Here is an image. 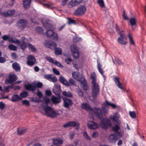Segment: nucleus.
Wrapping results in <instances>:
<instances>
[{"instance_id":"1","label":"nucleus","mask_w":146,"mask_h":146,"mask_svg":"<svg viewBox=\"0 0 146 146\" xmlns=\"http://www.w3.org/2000/svg\"><path fill=\"white\" fill-rule=\"evenodd\" d=\"M92 111H93L96 116L101 119L100 124V127L102 128L106 129L111 125L110 121L108 119H102V111L99 108L95 107L93 108Z\"/></svg>"},{"instance_id":"2","label":"nucleus","mask_w":146,"mask_h":146,"mask_svg":"<svg viewBox=\"0 0 146 146\" xmlns=\"http://www.w3.org/2000/svg\"><path fill=\"white\" fill-rule=\"evenodd\" d=\"M46 106L43 107L45 114L47 116L51 118L57 116L58 113L54 111L50 107L48 106V104L50 103V100L49 98H46L44 99Z\"/></svg>"},{"instance_id":"3","label":"nucleus","mask_w":146,"mask_h":146,"mask_svg":"<svg viewBox=\"0 0 146 146\" xmlns=\"http://www.w3.org/2000/svg\"><path fill=\"white\" fill-rule=\"evenodd\" d=\"M78 73L77 72H74L72 73L73 77L75 80L81 82V86L82 88L84 90H87L88 88V87L85 79L81 77H79Z\"/></svg>"},{"instance_id":"4","label":"nucleus","mask_w":146,"mask_h":146,"mask_svg":"<svg viewBox=\"0 0 146 146\" xmlns=\"http://www.w3.org/2000/svg\"><path fill=\"white\" fill-rule=\"evenodd\" d=\"M91 83L92 84V96L93 99H95L99 94L100 86L99 84L97 82Z\"/></svg>"},{"instance_id":"5","label":"nucleus","mask_w":146,"mask_h":146,"mask_svg":"<svg viewBox=\"0 0 146 146\" xmlns=\"http://www.w3.org/2000/svg\"><path fill=\"white\" fill-rule=\"evenodd\" d=\"M70 49L73 57L75 59H78L80 54L79 47L76 45L72 44L70 47Z\"/></svg>"},{"instance_id":"6","label":"nucleus","mask_w":146,"mask_h":146,"mask_svg":"<svg viewBox=\"0 0 146 146\" xmlns=\"http://www.w3.org/2000/svg\"><path fill=\"white\" fill-rule=\"evenodd\" d=\"M86 11V8L85 5H81L75 10L74 14L76 15H82L85 13Z\"/></svg>"},{"instance_id":"7","label":"nucleus","mask_w":146,"mask_h":146,"mask_svg":"<svg viewBox=\"0 0 146 146\" xmlns=\"http://www.w3.org/2000/svg\"><path fill=\"white\" fill-rule=\"evenodd\" d=\"M27 64L29 66H32L35 64L36 59L34 56L32 55H28L27 58Z\"/></svg>"},{"instance_id":"8","label":"nucleus","mask_w":146,"mask_h":146,"mask_svg":"<svg viewBox=\"0 0 146 146\" xmlns=\"http://www.w3.org/2000/svg\"><path fill=\"white\" fill-rule=\"evenodd\" d=\"M47 37L50 38L55 40L58 39V36L57 34L52 30H48L46 33Z\"/></svg>"},{"instance_id":"9","label":"nucleus","mask_w":146,"mask_h":146,"mask_svg":"<svg viewBox=\"0 0 146 146\" xmlns=\"http://www.w3.org/2000/svg\"><path fill=\"white\" fill-rule=\"evenodd\" d=\"M28 23L27 21L25 19L19 20L17 23V25L20 29H23L26 27Z\"/></svg>"},{"instance_id":"10","label":"nucleus","mask_w":146,"mask_h":146,"mask_svg":"<svg viewBox=\"0 0 146 146\" xmlns=\"http://www.w3.org/2000/svg\"><path fill=\"white\" fill-rule=\"evenodd\" d=\"M45 46L52 50L54 49L56 46V44L55 42L48 40H46L44 43Z\"/></svg>"},{"instance_id":"11","label":"nucleus","mask_w":146,"mask_h":146,"mask_svg":"<svg viewBox=\"0 0 146 146\" xmlns=\"http://www.w3.org/2000/svg\"><path fill=\"white\" fill-rule=\"evenodd\" d=\"M45 59L48 62L54 64L56 66L60 68L63 67V66L56 60H54L53 58L50 56H46Z\"/></svg>"},{"instance_id":"12","label":"nucleus","mask_w":146,"mask_h":146,"mask_svg":"<svg viewBox=\"0 0 146 146\" xmlns=\"http://www.w3.org/2000/svg\"><path fill=\"white\" fill-rule=\"evenodd\" d=\"M79 126L80 124L78 123H77L74 121H70L64 124V127H76L75 129L76 130H78L79 128Z\"/></svg>"},{"instance_id":"13","label":"nucleus","mask_w":146,"mask_h":146,"mask_svg":"<svg viewBox=\"0 0 146 146\" xmlns=\"http://www.w3.org/2000/svg\"><path fill=\"white\" fill-rule=\"evenodd\" d=\"M52 90L53 93L56 95L59 96L61 92L60 85L59 84H55L53 87Z\"/></svg>"},{"instance_id":"14","label":"nucleus","mask_w":146,"mask_h":146,"mask_svg":"<svg viewBox=\"0 0 146 146\" xmlns=\"http://www.w3.org/2000/svg\"><path fill=\"white\" fill-rule=\"evenodd\" d=\"M17 79V76L15 74H9V78L5 80V83L6 84H11Z\"/></svg>"},{"instance_id":"15","label":"nucleus","mask_w":146,"mask_h":146,"mask_svg":"<svg viewBox=\"0 0 146 146\" xmlns=\"http://www.w3.org/2000/svg\"><path fill=\"white\" fill-rule=\"evenodd\" d=\"M88 127V128L95 129L98 128V125L96 123L92 121H89L87 123Z\"/></svg>"},{"instance_id":"16","label":"nucleus","mask_w":146,"mask_h":146,"mask_svg":"<svg viewBox=\"0 0 146 146\" xmlns=\"http://www.w3.org/2000/svg\"><path fill=\"white\" fill-rule=\"evenodd\" d=\"M25 88L27 90L34 92L36 90L35 83L26 84L25 86Z\"/></svg>"},{"instance_id":"17","label":"nucleus","mask_w":146,"mask_h":146,"mask_svg":"<svg viewBox=\"0 0 146 146\" xmlns=\"http://www.w3.org/2000/svg\"><path fill=\"white\" fill-rule=\"evenodd\" d=\"M15 11L14 9H12L7 11L6 12H2L1 14L4 17L12 16L14 14Z\"/></svg>"},{"instance_id":"18","label":"nucleus","mask_w":146,"mask_h":146,"mask_svg":"<svg viewBox=\"0 0 146 146\" xmlns=\"http://www.w3.org/2000/svg\"><path fill=\"white\" fill-rule=\"evenodd\" d=\"M73 104L72 101L70 99L64 97V107L68 108Z\"/></svg>"},{"instance_id":"19","label":"nucleus","mask_w":146,"mask_h":146,"mask_svg":"<svg viewBox=\"0 0 146 146\" xmlns=\"http://www.w3.org/2000/svg\"><path fill=\"white\" fill-rule=\"evenodd\" d=\"M117 137L114 134H111L109 137V141L112 143H115L118 139Z\"/></svg>"},{"instance_id":"20","label":"nucleus","mask_w":146,"mask_h":146,"mask_svg":"<svg viewBox=\"0 0 146 146\" xmlns=\"http://www.w3.org/2000/svg\"><path fill=\"white\" fill-rule=\"evenodd\" d=\"M52 141L53 144L54 145H60L63 143L62 140L59 138H54Z\"/></svg>"},{"instance_id":"21","label":"nucleus","mask_w":146,"mask_h":146,"mask_svg":"<svg viewBox=\"0 0 146 146\" xmlns=\"http://www.w3.org/2000/svg\"><path fill=\"white\" fill-rule=\"evenodd\" d=\"M114 81L118 88L122 90H124L123 87L121 86V84L119 81V78L117 77H115L114 78Z\"/></svg>"},{"instance_id":"22","label":"nucleus","mask_w":146,"mask_h":146,"mask_svg":"<svg viewBox=\"0 0 146 146\" xmlns=\"http://www.w3.org/2000/svg\"><path fill=\"white\" fill-rule=\"evenodd\" d=\"M31 1V0H24L23 1V5L25 9H27L30 7Z\"/></svg>"},{"instance_id":"23","label":"nucleus","mask_w":146,"mask_h":146,"mask_svg":"<svg viewBox=\"0 0 146 146\" xmlns=\"http://www.w3.org/2000/svg\"><path fill=\"white\" fill-rule=\"evenodd\" d=\"M61 98L60 97H56L53 96L52 97L51 100L52 102L54 104L59 103L61 102Z\"/></svg>"},{"instance_id":"24","label":"nucleus","mask_w":146,"mask_h":146,"mask_svg":"<svg viewBox=\"0 0 146 146\" xmlns=\"http://www.w3.org/2000/svg\"><path fill=\"white\" fill-rule=\"evenodd\" d=\"M81 107L82 109H84L86 110L92 111L93 110V108H91L89 105V104L87 103L82 104Z\"/></svg>"},{"instance_id":"25","label":"nucleus","mask_w":146,"mask_h":146,"mask_svg":"<svg viewBox=\"0 0 146 146\" xmlns=\"http://www.w3.org/2000/svg\"><path fill=\"white\" fill-rule=\"evenodd\" d=\"M12 67L17 72L19 71L21 69L19 65L17 62H15L12 64Z\"/></svg>"},{"instance_id":"26","label":"nucleus","mask_w":146,"mask_h":146,"mask_svg":"<svg viewBox=\"0 0 146 146\" xmlns=\"http://www.w3.org/2000/svg\"><path fill=\"white\" fill-rule=\"evenodd\" d=\"M21 100L22 98L18 95L14 94L12 96L11 100L12 102H14Z\"/></svg>"},{"instance_id":"27","label":"nucleus","mask_w":146,"mask_h":146,"mask_svg":"<svg viewBox=\"0 0 146 146\" xmlns=\"http://www.w3.org/2000/svg\"><path fill=\"white\" fill-rule=\"evenodd\" d=\"M80 2V1L78 0H71V1L69 3V4L73 7L78 5Z\"/></svg>"},{"instance_id":"28","label":"nucleus","mask_w":146,"mask_h":146,"mask_svg":"<svg viewBox=\"0 0 146 146\" xmlns=\"http://www.w3.org/2000/svg\"><path fill=\"white\" fill-rule=\"evenodd\" d=\"M105 103L108 106H110L113 109H119V107L117 106L115 104L109 102L107 100L105 101Z\"/></svg>"},{"instance_id":"29","label":"nucleus","mask_w":146,"mask_h":146,"mask_svg":"<svg viewBox=\"0 0 146 146\" xmlns=\"http://www.w3.org/2000/svg\"><path fill=\"white\" fill-rule=\"evenodd\" d=\"M17 44L20 46L21 48L23 50H24L27 47L26 43L24 41H22L21 42L20 41V43Z\"/></svg>"},{"instance_id":"30","label":"nucleus","mask_w":146,"mask_h":146,"mask_svg":"<svg viewBox=\"0 0 146 146\" xmlns=\"http://www.w3.org/2000/svg\"><path fill=\"white\" fill-rule=\"evenodd\" d=\"M90 77L92 80L91 83L96 82V74L94 72H93L91 74Z\"/></svg>"},{"instance_id":"31","label":"nucleus","mask_w":146,"mask_h":146,"mask_svg":"<svg viewBox=\"0 0 146 146\" xmlns=\"http://www.w3.org/2000/svg\"><path fill=\"white\" fill-rule=\"evenodd\" d=\"M116 113L113 116L111 117L112 119L114 121H115L117 124H120V121L118 119L119 116L117 115L116 114Z\"/></svg>"},{"instance_id":"32","label":"nucleus","mask_w":146,"mask_h":146,"mask_svg":"<svg viewBox=\"0 0 146 146\" xmlns=\"http://www.w3.org/2000/svg\"><path fill=\"white\" fill-rule=\"evenodd\" d=\"M127 38H118L117 39V41L119 43L122 45H125L127 43V42L125 40Z\"/></svg>"},{"instance_id":"33","label":"nucleus","mask_w":146,"mask_h":146,"mask_svg":"<svg viewBox=\"0 0 146 146\" xmlns=\"http://www.w3.org/2000/svg\"><path fill=\"white\" fill-rule=\"evenodd\" d=\"M27 45L29 49L31 50L32 52H36L37 50L36 48L33 45L30 43H28Z\"/></svg>"},{"instance_id":"34","label":"nucleus","mask_w":146,"mask_h":146,"mask_svg":"<svg viewBox=\"0 0 146 146\" xmlns=\"http://www.w3.org/2000/svg\"><path fill=\"white\" fill-rule=\"evenodd\" d=\"M120 36L118 38H127L126 36L125 35V32L123 30L119 32L118 33Z\"/></svg>"},{"instance_id":"35","label":"nucleus","mask_w":146,"mask_h":146,"mask_svg":"<svg viewBox=\"0 0 146 146\" xmlns=\"http://www.w3.org/2000/svg\"><path fill=\"white\" fill-rule=\"evenodd\" d=\"M15 40H14L13 38H10L9 37V39L8 41L9 42L12 43H14L17 44H19L20 43V41L18 39H16L15 38Z\"/></svg>"},{"instance_id":"36","label":"nucleus","mask_w":146,"mask_h":146,"mask_svg":"<svg viewBox=\"0 0 146 146\" xmlns=\"http://www.w3.org/2000/svg\"><path fill=\"white\" fill-rule=\"evenodd\" d=\"M101 67L102 66L99 63H98V69L100 73L104 77V76L103 75L104 71L103 69L101 68Z\"/></svg>"},{"instance_id":"37","label":"nucleus","mask_w":146,"mask_h":146,"mask_svg":"<svg viewBox=\"0 0 146 146\" xmlns=\"http://www.w3.org/2000/svg\"><path fill=\"white\" fill-rule=\"evenodd\" d=\"M67 19V23L68 25L75 24L76 21L72 19L69 18H66Z\"/></svg>"},{"instance_id":"38","label":"nucleus","mask_w":146,"mask_h":146,"mask_svg":"<svg viewBox=\"0 0 146 146\" xmlns=\"http://www.w3.org/2000/svg\"><path fill=\"white\" fill-rule=\"evenodd\" d=\"M26 131V130L25 129H17V133L19 135H21L25 133Z\"/></svg>"},{"instance_id":"39","label":"nucleus","mask_w":146,"mask_h":146,"mask_svg":"<svg viewBox=\"0 0 146 146\" xmlns=\"http://www.w3.org/2000/svg\"><path fill=\"white\" fill-rule=\"evenodd\" d=\"M128 37L129 38V41L130 43L132 45L135 44V42L133 41L132 36L131 35L130 33H129L128 35Z\"/></svg>"},{"instance_id":"40","label":"nucleus","mask_w":146,"mask_h":146,"mask_svg":"<svg viewBox=\"0 0 146 146\" xmlns=\"http://www.w3.org/2000/svg\"><path fill=\"white\" fill-rule=\"evenodd\" d=\"M55 53L56 55L60 54H61L62 50L61 48H57L55 49Z\"/></svg>"},{"instance_id":"41","label":"nucleus","mask_w":146,"mask_h":146,"mask_svg":"<svg viewBox=\"0 0 146 146\" xmlns=\"http://www.w3.org/2000/svg\"><path fill=\"white\" fill-rule=\"evenodd\" d=\"M97 3L100 7H105L104 3L103 0H98Z\"/></svg>"},{"instance_id":"42","label":"nucleus","mask_w":146,"mask_h":146,"mask_svg":"<svg viewBox=\"0 0 146 146\" xmlns=\"http://www.w3.org/2000/svg\"><path fill=\"white\" fill-rule=\"evenodd\" d=\"M9 49L11 50L15 51L17 49L16 46L12 44H10L8 46Z\"/></svg>"},{"instance_id":"43","label":"nucleus","mask_w":146,"mask_h":146,"mask_svg":"<svg viewBox=\"0 0 146 146\" xmlns=\"http://www.w3.org/2000/svg\"><path fill=\"white\" fill-rule=\"evenodd\" d=\"M129 22L132 26L135 25L136 24V20L134 18H131L129 20Z\"/></svg>"},{"instance_id":"44","label":"nucleus","mask_w":146,"mask_h":146,"mask_svg":"<svg viewBox=\"0 0 146 146\" xmlns=\"http://www.w3.org/2000/svg\"><path fill=\"white\" fill-rule=\"evenodd\" d=\"M120 129L119 126L117 125H115L114 126L112 127L113 130L115 132H117Z\"/></svg>"},{"instance_id":"45","label":"nucleus","mask_w":146,"mask_h":146,"mask_svg":"<svg viewBox=\"0 0 146 146\" xmlns=\"http://www.w3.org/2000/svg\"><path fill=\"white\" fill-rule=\"evenodd\" d=\"M83 135L85 138L87 140L89 141H90L91 140V138L88 136L86 131H84L83 133Z\"/></svg>"},{"instance_id":"46","label":"nucleus","mask_w":146,"mask_h":146,"mask_svg":"<svg viewBox=\"0 0 146 146\" xmlns=\"http://www.w3.org/2000/svg\"><path fill=\"white\" fill-rule=\"evenodd\" d=\"M28 93L26 91H23L20 94V96L23 98H26L28 95Z\"/></svg>"},{"instance_id":"47","label":"nucleus","mask_w":146,"mask_h":146,"mask_svg":"<svg viewBox=\"0 0 146 146\" xmlns=\"http://www.w3.org/2000/svg\"><path fill=\"white\" fill-rule=\"evenodd\" d=\"M129 114L130 117L134 119L136 117V114L134 111H130Z\"/></svg>"},{"instance_id":"48","label":"nucleus","mask_w":146,"mask_h":146,"mask_svg":"<svg viewBox=\"0 0 146 146\" xmlns=\"http://www.w3.org/2000/svg\"><path fill=\"white\" fill-rule=\"evenodd\" d=\"M57 78L56 76L52 75V76L51 77V79L49 81L52 82H56L57 81Z\"/></svg>"},{"instance_id":"49","label":"nucleus","mask_w":146,"mask_h":146,"mask_svg":"<svg viewBox=\"0 0 146 146\" xmlns=\"http://www.w3.org/2000/svg\"><path fill=\"white\" fill-rule=\"evenodd\" d=\"M64 96L71 98L72 96V95L71 93L69 92H66L64 91Z\"/></svg>"},{"instance_id":"50","label":"nucleus","mask_w":146,"mask_h":146,"mask_svg":"<svg viewBox=\"0 0 146 146\" xmlns=\"http://www.w3.org/2000/svg\"><path fill=\"white\" fill-rule=\"evenodd\" d=\"M36 32L40 34H41L43 33V30L40 27H37L35 29Z\"/></svg>"},{"instance_id":"51","label":"nucleus","mask_w":146,"mask_h":146,"mask_svg":"<svg viewBox=\"0 0 146 146\" xmlns=\"http://www.w3.org/2000/svg\"><path fill=\"white\" fill-rule=\"evenodd\" d=\"M52 74H46L44 75V78L47 79V80L50 81V80L52 76Z\"/></svg>"},{"instance_id":"52","label":"nucleus","mask_w":146,"mask_h":146,"mask_svg":"<svg viewBox=\"0 0 146 146\" xmlns=\"http://www.w3.org/2000/svg\"><path fill=\"white\" fill-rule=\"evenodd\" d=\"M36 89V88H40L42 86V84L41 82H38L36 84L35 83Z\"/></svg>"},{"instance_id":"53","label":"nucleus","mask_w":146,"mask_h":146,"mask_svg":"<svg viewBox=\"0 0 146 146\" xmlns=\"http://www.w3.org/2000/svg\"><path fill=\"white\" fill-rule=\"evenodd\" d=\"M81 38L80 37H75L73 39V42H77L81 40Z\"/></svg>"},{"instance_id":"54","label":"nucleus","mask_w":146,"mask_h":146,"mask_svg":"<svg viewBox=\"0 0 146 146\" xmlns=\"http://www.w3.org/2000/svg\"><path fill=\"white\" fill-rule=\"evenodd\" d=\"M52 71L56 75H59L60 74V72L59 71L55 68H53L52 69Z\"/></svg>"},{"instance_id":"55","label":"nucleus","mask_w":146,"mask_h":146,"mask_svg":"<svg viewBox=\"0 0 146 146\" xmlns=\"http://www.w3.org/2000/svg\"><path fill=\"white\" fill-rule=\"evenodd\" d=\"M22 104L23 105H25L27 106H29L30 105L29 101L26 100L22 101Z\"/></svg>"},{"instance_id":"56","label":"nucleus","mask_w":146,"mask_h":146,"mask_svg":"<svg viewBox=\"0 0 146 146\" xmlns=\"http://www.w3.org/2000/svg\"><path fill=\"white\" fill-rule=\"evenodd\" d=\"M78 93L79 96L82 97L83 96V93L81 89H78L77 91Z\"/></svg>"},{"instance_id":"57","label":"nucleus","mask_w":146,"mask_h":146,"mask_svg":"<svg viewBox=\"0 0 146 146\" xmlns=\"http://www.w3.org/2000/svg\"><path fill=\"white\" fill-rule=\"evenodd\" d=\"M5 104L2 102H0V109L3 110L5 107Z\"/></svg>"},{"instance_id":"58","label":"nucleus","mask_w":146,"mask_h":146,"mask_svg":"<svg viewBox=\"0 0 146 146\" xmlns=\"http://www.w3.org/2000/svg\"><path fill=\"white\" fill-rule=\"evenodd\" d=\"M9 86H4V90H3V91L7 93L9 92Z\"/></svg>"},{"instance_id":"59","label":"nucleus","mask_w":146,"mask_h":146,"mask_svg":"<svg viewBox=\"0 0 146 146\" xmlns=\"http://www.w3.org/2000/svg\"><path fill=\"white\" fill-rule=\"evenodd\" d=\"M9 36L7 35H5L3 36L2 37L3 39L4 40H9Z\"/></svg>"},{"instance_id":"60","label":"nucleus","mask_w":146,"mask_h":146,"mask_svg":"<svg viewBox=\"0 0 146 146\" xmlns=\"http://www.w3.org/2000/svg\"><path fill=\"white\" fill-rule=\"evenodd\" d=\"M115 62L118 64L119 65H122V61L118 58H115Z\"/></svg>"},{"instance_id":"61","label":"nucleus","mask_w":146,"mask_h":146,"mask_svg":"<svg viewBox=\"0 0 146 146\" xmlns=\"http://www.w3.org/2000/svg\"><path fill=\"white\" fill-rule=\"evenodd\" d=\"M69 82L70 84L74 86H76V84L75 81L72 79L71 78L69 80Z\"/></svg>"},{"instance_id":"62","label":"nucleus","mask_w":146,"mask_h":146,"mask_svg":"<svg viewBox=\"0 0 146 146\" xmlns=\"http://www.w3.org/2000/svg\"><path fill=\"white\" fill-rule=\"evenodd\" d=\"M108 109H107L106 107L103 108L101 111L103 113L105 114L108 112Z\"/></svg>"},{"instance_id":"63","label":"nucleus","mask_w":146,"mask_h":146,"mask_svg":"<svg viewBox=\"0 0 146 146\" xmlns=\"http://www.w3.org/2000/svg\"><path fill=\"white\" fill-rule=\"evenodd\" d=\"M98 135V133L97 132H94L92 134V137L93 138H96Z\"/></svg>"},{"instance_id":"64","label":"nucleus","mask_w":146,"mask_h":146,"mask_svg":"<svg viewBox=\"0 0 146 146\" xmlns=\"http://www.w3.org/2000/svg\"><path fill=\"white\" fill-rule=\"evenodd\" d=\"M45 94L47 96H51L52 93L50 90H47L45 91Z\"/></svg>"}]
</instances>
